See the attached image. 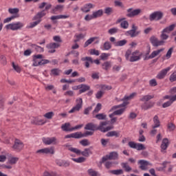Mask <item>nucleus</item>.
<instances>
[{
    "instance_id": "f257e3e1",
    "label": "nucleus",
    "mask_w": 176,
    "mask_h": 176,
    "mask_svg": "<svg viewBox=\"0 0 176 176\" xmlns=\"http://www.w3.org/2000/svg\"><path fill=\"white\" fill-rule=\"evenodd\" d=\"M108 124V122L104 121L100 122L99 126H97V124L89 122L85 126V130H90L91 131H101L102 133H107V131H109L110 130H112L113 129V126H109L106 128H104V126H107Z\"/></svg>"
},
{
    "instance_id": "f03ea898",
    "label": "nucleus",
    "mask_w": 176,
    "mask_h": 176,
    "mask_svg": "<svg viewBox=\"0 0 176 176\" xmlns=\"http://www.w3.org/2000/svg\"><path fill=\"white\" fill-rule=\"evenodd\" d=\"M66 148H67L68 151H70V152H73V153H76V155H82V156H85V157H89L90 155H91L93 153L90 150V148L84 149L83 151H80V150L74 148L71 146L69 144H66Z\"/></svg>"
},
{
    "instance_id": "7ed1b4c3",
    "label": "nucleus",
    "mask_w": 176,
    "mask_h": 176,
    "mask_svg": "<svg viewBox=\"0 0 176 176\" xmlns=\"http://www.w3.org/2000/svg\"><path fill=\"white\" fill-rule=\"evenodd\" d=\"M137 96L136 93H132L130 96H124V98L121 100V101H123V103L121 104L113 106L111 109L109 110V112H112L113 111H115L116 109H119V108H123V107H126L128 104L129 102H127L128 100H131Z\"/></svg>"
},
{
    "instance_id": "20e7f679",
    "label": "nucleus",
    "mask_w": 176,
    "mask_h": 176,
    "mask_svg": "<svg viewBox=\"0 0 176 176\" xmlns=\"http://www.w3.org/2000/svg\"><path fill=\"white\" fill-rule=\"evenodd\" d=\"M175 27L176 24H172L165 28L162 32V34L160 36L161 39H162V41H166V39H168V35L166 34H170L171 31H174Z\"/></svg>"
},
{
    "instance_id": "39448f33",
    "label": "nucleus",
    "mask_w": 176,
    "mask_h": 176,
    "mask_svg": "<svg viewBox=\"0 0 176 176\" xmlns=\"http://www.w3.org/2000/svg\"><path fill=\"white\" fill-rule=\"evenodd\" d=\"M76 105H75L71 110L69 111V113H74V112H79L83 107V100L82 98H79L76 100Z\"/></svg>"
},
{
    "instance_id": "423d86ee",
    "label": "nucleus",
    "mask_w": 176,
    "mask_h": 176,
    "mask_svg": "<svg viewBox=\"0 0 176 176\" xmlns=\"http://www.w3.org/2000/svg\"><path fill=\"white\" fill-rule=\"evenodd\" d=\"M163 12L155 11L150 14L149 20L150 21H159L163 19Z\"/></svg>"
},
{
    "instance_id": "0eeeda50",
    "label": "nucleus",
    "mask_w": 176,
    "mask_h": 176,
    "mask_svg": "<svg viewBox=\"0 0 176 176\" xmlns=\"http://www.w3.org/2000/svg\"><path fill=\"white\" fill-rule=\"evenodd\" d=\"M119 158V154L116 151L111 152L109 155L102 157L100 163H105L107 160H117Z\"/></svg>"
},
{
    "instance_id": "6e6552de",
    "label": "nucleus",
    "mask_w": 176,
    "mask_h": 176,
    "mask_svg": "<svg viewBox=\"0 0 176 176\" xmlns=\"http://www.w3.org/2000/svg\"><path fill=\"white\" fill-rule=\"evenodd\" d=\"M24 27V24L21 22H17L16 23H10L6 26V30H12V31H17Z\"/></svg>"
},
{
    "instance_id": "1a4fd4ad",
    "label": "nucleus",
    "mask_w": 176,
    "mask_h": 176,
    "mask_svg": "<svg viewBox=\"0 0 176 176\" xmlns=\"http://www.w3.org/2000/svg\"><path fill=\"white\" fill-rule=\"evenodd\" d=\"M138 27L135 26V24L132 25V29L126 32V35H130L131 38H135L141 34V31H137Z\"/></svg>"
},
{
    "instance_id": "9d476101",
    "label": "nucleus",
    "mask_w": 176,
    "mask_h": 176,
    "mask_svg": "<svg viewBox=\"0 0 176 176\" xmlns=\"http://www.w3.org/2000/svg\"><path fill=\"white\" fill-rule=\"evenodd\" d=\"M150 42L154 46V47H157L159 46H163L166 42L163 40L159 41L157 38L155 36H152L150 38Z\"/></svg>"
},
{
    "instance_id": "9b49d317",
    "label": "nucleus",
    "mask_w": 176,
    "mask_h": 176,
    "mask_svg": "<svg viewBox=\"0 0 176 176\" xmlns=\"http://www.w3.org/2000/svg\"><path fill=\"white\" fill-rule=\"evenodd\" d=\"M126 17H135V16H138L141 14L142 10L140 8L136 10H133V8H129L127 10Z\"/></svg>"
},
{
    "instance_id": "f8f14e48",
    "label": "nucleus",
    "mask_w": 176,
    "mask_h": 176,
    "mask_svg": "<svg viewBox=\"0 0 176 176\" xmlns=\"http://www.w3.org/2000/svg\"><path fill=\"white\" fill-rule=\"evenodd\" d=\"M23 148H24V144L23 143V142H21V140L19 139H15L14 144L12 146V149L20 152V151H23Z\"/></svg>"
},
{
    "instance_id": "ddd939ff",
    "label": "nucleus",
    "mask_w": 176,
    "mask_h": 176,
    "mask_svg": "<svg viewBox=\"0 0 176 176\" xmlns=\"http://www.w3.org/2000/svg\"><path fill=\"white\" fill-rule=\"evenodd\" d=\"M36 153H45V155H54V147L41 148L36 151Z\"/></svg>"
},
{
    "instance_id": "4468645a",
    "label": "nucleus",
    "mask_w": 176,
    "mask_h": 176,
    "mask_svg": "<svg viewBox=\"0 0 176 176\" xmlns=\"http://www.w3.org/2000/svg\"><path fill=\"white\" fill-rule=\"evenodd\" d=\"M47 49L49 50V53H56V50L60 47V43H50L46 45Z\"/></svg>"
},
{
    "instance_id": "2eb2a0df",
    "label": "nucleus",
    "mask_w": 176,
    "mask_h": 176,
    "mask_svg": "<svg viewBox=\"0 0 176 176\" xmlns=\"http://www.w3.org/2000/svg\"><path fill=\"white\" fill-rule=\"evenodd\" d=\"M57 138L55 137L52 138H43V142L45 144V145H56L57 144Z\"/></svg>"
},
{
    "instance_id": "dca6fc26",
    "label": "nucleus",
    "mask_w": 176,
    "mask_h": 176,
    "mask_svg": "<svg viewBox=\"0 0 176 176\" xmlns=\"http://www.w3.org/2000/svg\"><path fill=\"white\" fill-rule=\"evenodd\" d=\"M138 163V164H140V166H139V168H140V170H147L148 168L146 167H148V166H152V164L144 160H139Z\"/></svg>"
},
{
    "instance_id": "f3484780",
    "label": "nucleus",
    "mask_w": 176,
    "mask_h": 176,
    "mask_svg": "<svg viewBox=\"0 0 176 176\" xmlns=\"http://www.w3.org/2000/svg\"><path fill=\"white\" fill-rule=\"evenodd\" d=\"M153 107H155V102L153 101L144 102V104L141 105V108L144 111H148V109H151V108H153Z\"/></svg>"
},
{
    "instance_id": "a211bd4d",
    "label": "nucleus",
    "mask_w": 176,
    "mask_h": 176,
    "mask_svg": "<svg viewBox=\"0 0 176 176\" xmlns=\"http://www.w3.org/2000/svg\"><path fill=\"white\" fill-rule=\"evenodd\" d=\"M164 48H161L156 51H153L151 54V55H149L148 56H146V58H144V60H151L152 58H155V57H156V56H159V54H160V53H162V52H164Z\"/></svg>"
},
{
    "instance_id": "6ab92c4d",
    "label": "nucleus",
    "mask_w": 176,
    "mask_h": 176,
    "mask_svg": "<svg viewBox=\"0 0 176 176\" xmlns=\"http://www.w3.org/2000/svg\"><path fill=\"white\" fill-rule=\"evenodd\" d=\"M170 143L168 142V138H164L162 142V144L160 146L161 147V152L162 153H166V151L167 150V148H168V145Z\"/></svg>"
},
{
    "instance_id": "aec40b11",
    "label": "nucleus",
    "mask_w": 176,
    "mask_h": 176,
    "mask_svg": "<svg viewBox=\"0 0 176 176\" xmlns=\"http://www.w3.org/2000/svg\"><path fill=\"white\" fill-rule=\"evenodd\" d=\"M81 61H85L84 65L85 68H90V64H93V58L90 56L82 57Z\"/></svg>"
},
{
    "instance_id": "412c9836",
    "label": "nucleus",
    "mask_w": 176,
    "mask_h": 176,
    "mask_svg": "<svg viewBox=\"0 0 176 176\" xmlns=\"http://www.w3.org/2000/svg\"><path fill=\"white\" fill-rule=\"evenodd\" d=\"M170 69H171V67H168L166 69H164L161 72H160L157 75V79H164L166 75H167V73L168 72V71H170Z\"/></svg>"
},
{
    "instance_id": "4be33fe9",
    "label": "nucleus",
    "mask_w": 176,
    "mask_h": 176,
    "mask_svg": "<svg viewBox=\"0 0 176 176\" xmlns=\"http://www.w3.org/2000/svg\"><path fill=\"white\" fill-rule=\"evenodd\" d=\"M93 8H94V5H93L91 3H89L85 4L84 6L80 8V10L82 11L83 13H89L90 10L93 9Z\"/></svg>"
},
{
    "instance_id": "5701e85b",
    "label": "nucleus",
    "mask_w": 176,
    "mask_h": 176,
    "mask_svg": "<svg viewBox=\"0 0 176 176\" xmlns=\"http://www.w3.org/2000/svg\"><path fill=\"white\" fill-rule=\"evenodd\" d=\"M152 98H155V96L144 95L140 99V101H142V102H148L150 100H152Z\"/></svg>"
},
{
    "instance_id": "b1692460",
    "label": "nucleus",
    "mask_w": 176,
    "mask_h": 176,
    "mask_svg": "<svg viewBox=\"0 0 176 176\" xmlns=\"http://www.w3.org/2000/svg\"><path fill=\"white\" fill-rule=\"evenodd\" d=\"M61 74V69L58 68H54L51 69L50 76H60Z\"/></svg>"
},
{
    "instance_id": "393cba45",
    "label": "nucleus",
    "mask_w": 176,
    "mask_h": 176,
    "mask_svg": "<svg viewBox=\"0 0 176 176\" xmlns=\"http://www.w3.org/2000/svg\"><path fill=\"white\" fill-rule=\"evenodd\" d=\"M154 125L152 126V129H157V127H160V120H159V117L157 116H155L153 118Z\"/></svg>"
},
{
    "instance_id": "a878e982",
    "label": "nucleus",
    "mask_w": 176,
    "mask_h": 176,
    "mask_svg": "<svg viewBox=\"0 0 176 176\" xmlns=\"http://www.w3.org/2000/svg\"><path fill=\"white\" fill-rule=\"evenodd\" d=\"M104 14V10H98L97 11L93 12L92 16L94 19H98V17H101Z\"/></svg>"
},
{
    "instance_id": "bb28decb",
    "label": "nucleus",
    "mask_w": 176,
    "mask_h": 176,
    "mask_svg": "<svg viewBox=\"0 0 176 176\" xmlns=\"http://www.w3.org/2000/svg\"><path fill=\"white\" fill-rule=\"evenodd\" d=\"M112 67V62L106 61L102 64V68L104 71H108Z\"/></svg>"
},
{
    "instance_id": "cd10ccee",
    "label": "nucleus",
    "mask_w": 176,
    "mask_h": 176,
    "mask_svg": "<svg viewBox=\"0 0 176 176\" xmlns=\"http://www.w3.org/2000/svg\"><path fill=\"white\" fill-rule=\"evenodd\" d=\"M56 164L59 167H69V162L65 160L58 161Z\"/></svg>"
},
{
    "instance_id": "c85d7f7f",
    "label": "nucleus",
    "mask_w": 176,
    "mask_h": 176,
    "mask_svg": "<svg viewBox=\"0 0 176 176\" xmlns=\"http://www.w3.org/2000/svg\"><path fill=\"white\" fill-rule=\"evenodd\" d=\"M121 166L122 168H124V171H126V173H130V171H131L133 170L131 168V167H130V166L129 165V163H127V162L121 163Z\"/></svg>"
},
{
    "instance_id": "c756f323",
    "label": "nucleus",
    "mask_w": 176,
    "mask_h": 176,
    "mask_svg": "<svg viewBox=\"0 0 176 176\" xmlns=\"http://www.w3.org/2000/svg\"><path fill=\"white\" fill-rule=\"evenodd\" d=\"M46 14V12L45 10L38 12L36 16H34L33 20H38V19H42V17H45V15Z\"/></svg>"
},
{
    "instance_id": "7c9ffc66",
    "label": "nucleus",
    "mask_w": 176,
    "mask_h": 176,
    "mask_svg": "<svg viewBox=\"0 0 176 176\" xmlns=\"http://www.w3.org/2000/svg\"><path fill=\"white\" fill-rule=\"evenodd\" d=\"M71 127V124L66 122L61 126V129L63 131H72V128Z\"/></svg>"
},
{
    "instance_id": "2f4dec72",
    "label": "nucleus",
    "mask_w": 176,
    "mask_h": 176,
    "mask_svg": "<svg viewBox=\"0 0 176 176\" xmlns=\"http://www.w3.org/2000/svg\"><path fill=\"white\" fill-rule=\"evenodd\" d=\"M120 135V133L116 131H111L106 134L107 137H116V138H119Z\"/></svg>"
},
{
    "instance_id": "473e14b6",
    "label": "nucleus",
    "mask_w": 176,
    "mask_h": 176,
    "mask_svg": "<svg viewBox=\"0 0 176 176\" xmlns=\"http://www.w3.org/2000/svg\"><path fill=\"white\" fill-rule=\"evenodd\" d=\"M96 39H98V37H91L84 44V47H87L89 45H91Z\"/></svg>"
},
{
    "instance_id": "72a5a7b5",
    "label": "nucleus",
    "mask_w": 176,
    "mask_h": 176,
    "mask_svg": "<svg viewBox=\"0 0 176 176\" xmlns=\"http://www.w3.org/2000/svg\"><path fill=\"white\" fill-rule=\"evenodd\" d=\"M87 173L89 176H100L98 171L95 170L93 168H90L87 170Z\"/></svg>"
},
{
    "instance_id": "f704fd0d",
    "label": "nucleus",
    "mask_w": 176,
    "mask_h": 176,
    "mask_svg": "<svg viewBox=\"0 0 176 176\" xmlns=\"http://www.w3.org/2000/svg\"><path fill=\"white\" fill-rule=\"evenodd\" d=\"M124 112V109H120L118 110L115 111L113 113L111 114H109V118H113L115 115H122Z\"/></svg>"
},
{
    "instance_id": "c9c22d12",
    "label": "nucleus",
    "mask_w": 176,
    "mask_h": 176,
    "mask_svg": "<svg viewBox=\"0 0 176 176\" xmlns=\"http://www.w3.org/2000/svg\"><path fill=\"white\" fill-rule=\"evenodd\" d=\"M88 90H90V86L82 84V87L81 89L79 90V94H82V93H85V91H87Z\"/></svg>"
},
{
    "instance_id": "e433bc0d",
    "label": "nucleus",
    "mask_w": 176,
    "mask_h": 176,
    "mask_svg": "<svg viewBox=\"0 0 176 176\" xmlns=\"http://www.w3.org/2000/svg\"><path fill=\"white\" fill-rule=\"evenodd\" d=\"M109 173L110 174H113V175H122L123 174V169H118V170H109Z\"/></svg>"
},
{
    "instance_id": "4c0bfd02",
    "label": "nucleus",
    "mask_w": 176,
    "mask_h": 176,
    "mask_svg": "<svg viewBox=\"0 0 176 176\" xmlns=\"http://www.w3.org/2000/svg\"><path fill=\"white\" fill-rule=\"evenodd\" d=\"M127 43V40L124 39V40H120L117 41V43H115V46L116 47H119V46H124Z\"/></svg>"
},
{
    "instance_id": "58836bf2",
    "label": "nucleus",
    "mask_w": 176,
    "mask_h": 176,
    "mask_svg": "<svg viewBox=\"0 0 176 176\" xmlns=\"http://www.w3.org/2000/svg\"><path fill=\"white\" fill-rule=\"evenodd\" d=\"M73 138H76V140H79L80 138H83V135L82 132H75L72 133Z\"/></svg>"
},
{
    "instance_id": "ea45409f",
    "label": "nucleus",
    "mask_w": 176,
    "mask_h": 176,
    "mask_svg": "<svg viewBox=\"0 0 176 176\" xmlns=\"http://www.w3.org/2000/svg\"><path fill=\"white\" fill-rule=\"evenodd\" d=\"M95 118L98 119V120H105L107 119V115L104 113H98L96 115Z\"/></svg>"
},
{
    "instance_id": "a19ab883",
    "label": "nucleus",
    "mask_w": 176,
    "mask_h": 176,
    "mask_svg": "<svg viewBox=\"0 0 176 176\" xmlns=\"http://www.w3.org/2000/svg\"><path fill=\"white\" fill-rule=\"evenodd\" d=\"M73 162H75L76 163H84V162H86V158L84 157H80L78 158H72V159Z\"/></svg>"
},
{
    "instance_id": "79ce46f5",
    "label": "nucleus",
    "mask_w": 176,
    "mask_h": 176,
    "mask_svg": "<svg viewBox=\"0 0 176 176\" xmlns=\"http://www.w3.org/2000/svg\"><path fill=\"white\" fill-rule=\"evenodd\" d=\"M139 60H141V56L138 55H132L129 59V61L131 63H134L135 61H138Z\"/></svg>"
},
{
    "instance_id": "37998d69",
    "label": "nucleus",
    "mask_w": 176,
    "mask_h": 176,
    "mask_svg": "<svg viewBox=\"0 0 176 176\" xmlns=\"http://www.w3.org/2000/svg\"><path fill=\"white\" fill-rule=\"evenodd\" d=\"M31 47H33V49H35V50H36V52H38L39 53H42L44 52L43 47L38 46L35 44H32L31 45Z\"/></svg>"
},
{
    "instance_id": "c03bdc74",
    "label": "nucleus",
    "mask_w": 176,
    "mask_h": 176,
    "mask_svg": "<svg viewBox=\"0 0 176 176\" xmlns=\"http://www.w3.org/2000/svg\"><path fill=\"white\" fill-rule=\"evenodd\" d=\"M167 129L168 131H174V130L176 129L175 124H174L173 122H169L167 124Z\"/></svg>"
},
{
    "instance_id": "a18cd8bd",
    "label": "nucleus",
    "mask_w": 176,
    "mask_h": 176,
    "mask_svg": "<svg viewBox=\"0 0 176 176\" xmlns=\"http://www.w3.org/2000/svg\"><path fill=\"white\" fill-rule=\"evenodd\" d=\"M104 13L107 16H111V14H112V13H113V8H112L111 7H107V8H104Z\"/></svg>"
},
{
    "instance_id": "49530a36",
    "label": "nucleus",
    "mask_w": 176,
    "mask_h": 176,
    "mask_svg": "<svg viewBox=\"0 0 176 176\" xmlns=\"http://www.w3.org/2000/svg\"><path fill=\"white\" fill-rule=\"evenodd\" d=\"M17 17H20V15L19 14L12 15L10 17H8L4 19L3 23H9L10 21H12L13 19H17Z\"/></svg>"
},
{
    "instance_id": "de8ad7c7",
    "label": "nucleus",
    "mask_w": 176,
    "mask_h": 176,
    "mask_svg": "<svg viewBox=\"0 0 176 176\" xmlns=\"http://www.w3.org/2000/svg\"><path fill=\"white\" fill-rule=\"evenodd\" d=\"M53 116H54V112L53 111L47 112L44 115V118L49 120L53 119Z\"/></svg>"
},
{
    "instance_id": "09e8293b",
    "label": "nucleus",
    "mask_w": 176,
    "mask_h": 176,
    "mask_svg": "<svg viewBox=\"0 0 176 176\" xmlns=\"http://www.w3.org/2000/svg\"><path fill=\"white\" fill-rule=\"evenodd\" d=\"M118 31L119 29H118L117 28H113L108 30V34H109V35H113L114 34L118 33Z\"/></svg>"
},
{
    "instance_id": "8fccbe9b",
    "label": "nucleus",
    "mask_w": 176,
    "mask_h": 176,
    "mask_svg": "<svg viewBox=\"0 0 176 176\" xmlns=\"http://www.w3.org/2000/svg\"><path fill=\"white\" fill-rule=\"evenodd\" d=\"M103 47L104 50H109L112 47V45H111V43H109V41H106L103 45Z\"/></svg>"
},
{
    "instance_id": "3c124183",
    "label": "nucleus",
    "mask_w": 176,
    "mask_h": 176,
    "mask_svg": "<svg viewBox=\"0 0 176 176\" xmlns=\"http://www.w3.org/2000/svg\"><path fill=\"white\" fill-rule=\"evenodd\" d=\"M8 12L11 14H14V16H16V14H19V8H10L8 9Z\"/></svg>"
},
{
    "instance_id": "603ef678",
    "label": "nucleus",
    "mask_w": 176,
    "mask_h": 176,
    "mask_svg": "<svg viewBox=\"0 0 176 176\" xmlns=\"http://www.w3.org/2000/svg\"><path fill=\"white\" fill-rule=\"evenodd\" d=\"M10 164H16L19 162V157H12L8 160Z\"/></svg>"
},
{
    "instance_id": "864d4df0",
    "label": "nucleus",
    "mask_w": 176,
    "mask_h": 176,
    "mask_svg": "<svg viewBox=\"0 0 176 176\" xmlns=\"http://www.w3.org/2000/svg\"><path fill=\"white\" fill-rule=\"evenodd\" d=\"M63 9H64V6L58 5L52 10L53 13H56V12H58V10H60L61 12L63 10Z\"/></svg>"
},
{
    "instance_id": "5fc2aeb1",
    "label": "nucleus",
    "mask_w": 176,
    "mask_h": 176,
    "mask_svg": "<svg viewBox=\"0 0 176 176\" xmlns=\"http://www.w3.org/2000/svg\"><path fill=\"white\" fill-rule=\"evenodd\" d=\"M121 28H124V30H126L129 28V22L127 21H123L120 23Z\"/></svg>"
},
{
    "instance_id": "6e6d98bb",
    "label": "nucleus",
    "mask_w": 176,
    "mask_h": 176,
    "mask_svg": "<svg viewBox=\"0 0 176 176\" xmlns=\"http://www.w3.org/2000/svg\"><path fill=\"white\" fill-rule=\"evenodd\" d=\"M41 20L39 19L38 21H36L34 22H32L30 23V26H28V28H34V27H36L39 23H41Z\"/></svg>"
},
{
    "instance_id": "4d7b16f0",
    "label": "nucleus",
    "mask_w": 176,
    "mask_h": 176,
    "mask_svg": "<svg viewBox=\"0 0 176 176\" xmlns=\"http://www.w3.org/2000/svg\"><path fill=\"white\" fill-rule=\"evenodd\" d=\"M136 149H137V151H145V149H146V148L145 147V146L144 144L138 143V144L136 146Z\"/></svg>"
},
{
    "instance_id": "13d9d810",
    "label": "nucleus",
    "mask_w": 176,
    "mask_h": 176,
    "mask_svg": "<svg viewBox=\"0 0 176 176\" xmlns=\"http://www.w3.org/2000/svg\"><path fill=\"white\" fill-rule=\"evenodd\" d=\"M101 107H102L101 103H98L96 104L95 109L93 111L94 113H98V112H100V111H101Z\"/></svg>"
},
{
    "instance_id": "bf43d9fd",
    "label": "nucleus",
    "mask_w": 176,
    "mask_h": 176,
    "mask_svg": "<svg viewBox=\"0 0 176 176\" xmlns=\"http://www.w3.org/2000/svg\"><path fill=\"white\" fill-rule=\"evenodd\" d=\"M80 144L82 145V146H88V145H90V143L87 139H84L80 141Z\"/></svg>"
},
{
    "instance_id": "052dcab7",
    "label": "nucleus",
    "mask_w": 176,
    "mask_h": 176,
    "mask_svg": "<svg viewBox=\"0 0 176 176\" xmlns=\"http://www.w3.org/2000/svg\"><path fill=\"white\" fill-rule=\"evenodd\" d=\"M93 134H94V131H87L84 133H82V138H85V137H89V135H93Z\"/></svg>"
},
{
    "instance_id": "680f3d73",
    "label": "nucleus",
    "mask_w": 176,
    "mask_h": 176,
    "mask_svg": "<svg viewBox=\"0 0 176 176\" xmlns=\"http://www.w3.org/2000/svg\"><path fill=\"white\" fill-rule=\"evenodd\" d=\"M12 67H13L14 71L18 72V74H20V72H21V69L20 68V67H19V65H16L14 64V62L12 63Z\"/></svg>"
},
{
    "instance_id": "e2e57ef3",
    "label": "nucleus",
    "mask_w": 176,
    "mask_h": 176,
    "mask_svg": "<svg viewBox=\"0 0 176 176\" xmlns=\"http://www.w3.org/2000/svg\"><path fill=\"white\" fill-rule=\"evenodd\" d=\"M169 80L170 82H175L176 80V71L175 72H173L170 76V78H169Z\"/></svg>"
},
{
    "instance_id": "0e129e2a",
    "label": "nucleus",
    "mask_w": 176,
    "mask_h": 176,
    "mask_svg": "<svg viewBox=\"0 0 176 176\" xmlns=\"http://www.w3.org/2000/svg\"><path fill=\"white\" fill-rule=\"evenodd\" d=\"M128 145H129V147L132 148L133 149H136L138 143H135L134 142H129L128 143Z\"/></svg>"
},
{
    "instance_id": "69168bd1",
    "label": "nucleus",
    "mask_w": 176,
    "mask_h": 176,
    "mask_svg": "<svg viewBox=\"0 0 176 176\" xmlns=\"http://www.w3.org/2000/svg\"><path fill=\"white\" fill-rule=\"evenodd\" d=\"M103 96H104V91H99L96 94V97L98 100H100V98H101Z\"/></svg>"
},
{
    "instance_id": "338daca9",
    "label": "nucleus",
    "mask_w": 176,
    "mask_h": 176,
    "mask_svg": "<svg viewBox=\"0 0 176 176\" xmlns=\"http://www.w3.org/2000/svg\"><path fill=\"white\" fill-rule=\"evenodd\" d=\"M173 104V102L172 100L170 99L169 101L166 102H164L163 104H162V107L164 108H168V107H170V105Z\"/></svg>"
},
{
    "instance_id": "774afa93",
    "label": "nucleus",
    "mask_w": 176,
    "mask_h": 176,
    "mask_svg": "<svg viewBox=\"0 0 176 176\" xmlns=\"http://www.w3.org/2000/svg\"><path fill=\"white\" fill-rule=\"evenodd\" d=\"M149 85H150V86H152V87L157 86V82H156V79H155V78L151 79L149 81Z\"/></svg>"
}]
</instances>
